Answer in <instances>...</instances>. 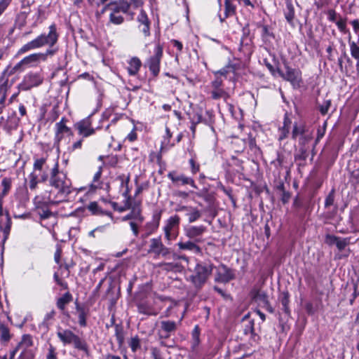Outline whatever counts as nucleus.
I'll return each mask as SVG.
<instances>
[{
	"instance_id": "nucleus-1",
	"label": "nucleus",
	"mask_w": 359,
	"mask_h": 359,
	"mask_svg": "<svg viewBox=\"0 0 359 359\" xmlns=\"http://www.w3.org/2000/svg\"><path fill=\"white\" fill-rule=\"evenodd\" d=\"M60 34L57 32L55 23H52L48 27V33H41L32 41L24 44L17 52V56L21 55L32 50L38 49L43 46H48L45 53H32L22 59L13 67L17 72H22L26 68L32 67L40 60H46L48 57H53L58 52V42Z\"/></svg>"
},
{
	"instance_id": "nucleus-2",
	"label": "nucleus",
	"mask_w": 359,
	"mask_h": 359,
	"mask_svg": "<svg viewBox=\"0 0 359 359\" xmlns=\"http://www.w3.org/2000/svg\"><path fill=\"white\" fill-rule=\"evenodd\" d=\"M278 140L281 142L290 137L294 141H297L298 144H307L313 139L312 133L309 126L304 120L292 121V114L286 111L284 114L283 125L278 129Z\"/></svg>"
},
{
	"instance_id": "nucleus-3",
	"label": "nucleus",
	"mask_w": 359,
	"mask_h": 359,
	"mask_svg": "<svg viewBox=\"0 0 359 359\" xmlns=\"http://www.w3.org/2000/svg\"><path fill=\"white\" fill-rule=\"evenodd\" d=\"M243 160L239 159L234 156H231L228 164L229 165H235L238 168L237 169V174L239 181L243 180L245 181H249L250 182V191H249L247 188L245 189V190L249 193L248 199H255L256 201H260V202H262V194H265L266 196H270V193L268 187L266 185L264 187L257 186L255 184H254V182H251L248 178H247L243 173L244 167L243 165Z\"/></svg>"
},
{
	"instance_id": "nucleus-4",
	"label": "nucleus",
	"mask_w": 359,
	"mask_h": 359,
	"mask_svg": "<svg viewBox=\"0 0 359 359\" xmlns=\"http://www.w3.org/2000/svg\"><path fill=\"white\" fill-rule=\"evenodd\" d=\"M283 65L285 71L278 67L277 75L284 81L289 82L293 89L300 88L304 83L301 69L293 68L285 59L283 60Z\"/></svg>"
},
{
	"instance_id": "nucleus-5",
	"label": "nucleus",
	"mask_w": 359,
	"mask_h": 359,
	"mask_svg": "<svg viewBox=\"0 0 359 359\" xmlns=\"http://www.w3.org/2000/svg\"><path fill=\"white\" fill-rule=\"evenodd\" d=\"M57 161L50 172V185L59 189L62 193L69 194L71 192V180L67 178L65 172L60 170Z\"/></svg>"
},
{
	"instance_id": "nucleus-6",
	"label": "nucleus",
	"mask_w": 359,
	"mask_h": 359,
	"mask_svg": "<svg viewBox=\"0 0 359 359\" xmlns=\"http://www.w3.org/2000/svg\"><path fill=\"white\" fill-rule=\"evenodd\" d=\"M163 57V46L158 41L156 43L153 54L149 55L144 61V67L148 68L151 75L156 79L161 71V60Z\"/></svg>"
},
{
	"instance_id": "nucleus-7",
	"label": "nucleus",
	"mask_w": 359,
	"mask_h": 359,
	"mask_svg": "<svg viewBox=\"0 0 359 359\" xmlns=\"http://www.w3.org/2000/svg\"><path fill=\"white\" fill-rule=\"evenodd\" d=\"M100 107L101 104H99L95 111L84 118H82L74 123V128L77 131V134L80 137H82L83 138H88L94 135L97 130H99L104 127L103 125H98L95 128L93 126V116L98 110V109L100 108Z\"/></svg>"
},
{
	"instance_id": "nucleus-8",
	"label": "nucleus",
	"mask_w": 359,
	"mask_h": 359,
	"mask_svg": "<svg viewBox=\"0 0 359 359\" xmlns=\"http://www.w3.org/2000/svg\"><path fill=\"white\" fill-rule=\"evenodd\" d=\"M214 266L211 263L201 262L196 264L194 274L190 276V280L196 288H201L207 281L212 272Z\"/></svg>"
},
{
	"instance_id": "nucleus-9",
	"label": "nucleus",
	"mask_w": 359,
	"mask_h": 359,
	"mask_svg": "<svg viewBox=\"0 0 359 359\" xmlns=\"http://www.w3.org/2000/svg\"><path fill=\"white\" fill-rule=\"evenodd\" d=\"M69 121L66 116H62L60 121L55 124L53 146L57 149H60V143L65 138L72 137L74 135L73 129L67 126Z\"/></svg>"
},
{
	"instance_id": "nucleus-10",
	"label": "nucleus",
	"mask_w": 359,
	"mask_h": 359,
	"mask_svg": "<svg viewBox=\"0 0 359 359\" xmlns=\"http://www.w3.org/2000/svg\"><path fill=\"white\" fill-rule=\"evenodd\" d=\"M58 338L64 344H73L75 348L88 353V348L86 342L81 339L78 335L75 334L69 330H65L62 332H57Z\"/></svg>"
},
{
	"instance_id": "nucleus-11",
	"label": "nucleus",
	"mask_w": 359,
	"mask_h": 359,
	"mask_svg": "<svg viewBox=\"0 0 359 359\" xmlns=\"http://www.w3.org/2000/svg\"><path fill=\"white\" fill-rule=\"evenodd\" d=\"M43 79L41 72H29L23 76L22 81L18 85V89L19 91H28L42 84Z\"/></svg>"
},
{
	"instance_id": "nucleus-12",
	"label": "nucleus",
	"mask_w": 359,
	"mask_h": 359,
	"mask_svg": "<svg viewBox=\"0 0 359 359\" xmlns=\"http://www.w3.org/2000/svg\"><path fill=\"white\" fill-rule=\"evenodd\" d=\"M102 174V168L100 167L97 172L94 174L93 181L90 184V187L85 193L83 197H81L78 202H86L87 201H91L94 199V196L97 194V191L103 189V182L100 180Z\"/></svg>"
},
{
	"instance_id": "nucleus-13",
	"label": "nucleus",
	"mask_w": 359,
	"mask_h": 359,
	"mask_svg": "<svg viewBox=\"0 0 359 359\" xmlns=\"http://www.w3.org/2000/svg\"><path fill=\"white\" fill-rule=\"evenodd\" d=\"M86 210H88L93 215H107L111 221L113 220L111 212L102 209L98 205V203H89L86 207L77 208L67 216L83 217L86 215Z\"/></svg>"
},
{
	"instance_id": "nucleus-14",
	"label": "nucleus",
	"mask_w": 359,
	"mask_h": 359,
	"mask_svg": "<svg viewBox=\"0 0 359 359\" xmlns=\"http://www.w3.org/2000/svg\"><path fill=\"white\" fill-rule=\"evenodd\" d=\"M17 72L11 65H8L0 74V92L8 93L17 80Z\"/></svg>"
},
{
	"instance_id": "nucleus-15",
	"label": "nucleus",
	"mask_w": 359,
	"mask_h": 359,
	"mask_svg": "<svg viewBox=\"0 0 359 359\" xmlns=\"http://www.w3.org/2000/svg\"><path fill=\"white\" fill-rule=\"evenodd\" d=\"M136 20L138 31L142 34L144 37H149L151 35V22L147 12L143 8L140 9Z\"/></svg>"
},
{
	"instance_id": "nucleus-16",
	"label": "nucleus",
	"mask_w": 359,
	"mask_h": 359,
	"mask_svg": "<svg viewBox=\"0 0 359 359\" xmlns=\"http://www.w3.org/2000/svg\"><path fill=\"white\" fill-rule=\"evenodd\" d=\"M168 177L175 185H190L194 189H198L195 181L192 177H187L184 174H178L175 170L169 172L168 174Z\"/></svg>"
},
{
	"instance_id": "nucleus-17",
	"label": "nucleus",
	"mask_w": 359,
	"mask_h": 359,
	"mask_svg": "<svg viewBox=\"0 0 359 359\" xmlns=\"http://www.w3.org/2000/svg\"><path fill=\"white\" fill-rule=\"evenodd\" d=\"M256 27L261 29L260 36L262 42L265 45H270L272 40L275 39V34L273 33V27L264 22V20L257 22Z\"/></svg>"
},
{
	"instance_id": "nucleus-18",
	"label": "nucleus",
	"mask_w": 359,
	"mask_h": 359,
	"mask_svg": "<svg viewBox=\"0 0 359 359\" xmlns=\"http://www.w3.org/2000/svg\"><path fill=\"white\" fill-rule=\"evenodd\" d=\"M108 8H110L111 13H124L130 15V20H133L134 13L130 12V4L127 0H119L107 4Z\"/></svg>"
},
{
	"instance_id": "nucleus-19",
	"label": "nucleus",
	"mask_w": 359,
	"mask_h": 359,
	"mask_svg": "<svg viewBox=\"0 0 359 359\" xmlns=\"http://www.w3.org/2000/svg\"><path fill=\"white\" fill-rule=\"evenodd\" d=\"M325 243L330 245H335L339 252H342L350 245L351 238H341L332 234H327L325 238Z\"/></svg>"
},
{
	"instance_id": "nucleus-20",
	"label": "nucleus",
	"mask_w": 359,
	"mask_h": 359,
	"mask_svg": "<svg viewBox=\"0 0 359 359\" xmlns=\"http://www.w3.org/2000/svg\"><path fill=\"white\" fill-rule=\"evenodd\" d=\"M250 29L249 27V25L248 24L245 25L242 29V36L238 47V50L241 53H243L244 55L250 54L252 52L250 44L248 42H245V41L250 38V42L252 43V37H250Z\"/></svg>"
},
{
	"instance_id": "nucleus-21",
	"label": "nucleus",
	"mask_w": 359,
	"mask_h": 359,
	"mask_svg": "<svg viewBox=\"0 0 359 359\" xmlns=\"http://www.w3.org/2000/svg\"><path fill=\"white\" fill-rule=\"evenodd\" d=\"M236 0L224 1V14L222 15L218 13L219 22L224 23L227 18L233 17L237 14V6L234 3Z\"/></svg>"
},
{
	"instance_id": "nucleus-22",
	"label": "nucleus",
	"mask_w": 359,
	"mask_h": 359,
	"mask_svg": "<svg viewBox=\"0 0 359 359\" xmlns=\"http://www.w3.org/2000/svg\"><path fill=\"white\" fill-rule=\"evenodd\" d=\"M306 145V144H299V148L294 156V161L299 168L304 167L306 165V159L309 156V149Z\"/></svg>"
},
{
	"instance_id": "nucleus-23",
	"label": "nucleus",
	"mask_w": 359,
	"mask_h": 359,
	"mask_svg": "<svg viewBox=\"0 0 359 359\" xmlns=\"http://www.w3.org/2000/svg\"><path fill=\"white\" fill-rule=\"evenodd\" d=\"M248 147L249 152L255 157H259L262 155L261 148L257 145L256 137L253 136L252 133H250L248 137L244 140Z\"/></svg>"
},
{
	"instance_id": "nucleus-24",
	"label": "nucleus",
	"mask_w": 359,
	"mask_h": 359,
	"mask_svg": "<svg viewBox=\"0 0 359 359\" xmlns=\"http://www.w3.org/2000/svg\"><path fill=\"white\" fill-rule=\"evenodd\" d=\"M127 72L128 75L130 76H136L139 73L142 66V62L141 60L137 56H133L131 58H130L127 61Z\"/></svg>"
},
{
	"instance_id": "nucleus-25",
	"label": "nucleus",
	"mask_w": 359,
	"mask_h": 359,
	"mask_svg": "<svg viewBox=\"0 0 359 359\" xmlns=\"http://www.w3.org/2000/svg\"><path fill=\"white\" fill-rule=\"evenodd\" d=\"M234 278L235 274L233 270L228 268L226 265L222 264L221 266V271L218 272L217 277L215 278V280L226 283Z\"/></svg>"
},
{
	"instance_id": "nucleus-26",
	"label": "nucleus",
	"mask_w": 359,
	"mask_h": 359,
	"mask_svg": "<svg viewBox=\"0 0 359 359\" xmlns=\"http://www.w3.org/2000/svg\"><path fill=\"white\" fill-rule=\"evenodd\" d=\"M274 194L281 202H287L291 197L290 193L286 190L285 183L282 181L278 182L275 186Z\"/></svg>"
},
{
	"instance_id": "nucleus-27",
	"label": "nucleus",
	"mask_w": 359,
	"mask_h": 359,
	"mask_svg": "<svg viewBox=\"0 0 359 359\" xmlns=\"http://www.w3.org/2000/svg\"><path fill=\"white\" fill-rule=\"evenodd\" d=\"M140 203H133L131 205L130 211L128 214L123 217V221L129 219H135L140 222H142L143 217L141 215V209L140 207Z\"/></svg>"
},
{
	"instance_id": "nucleus-28",
	"label": "nucleus",
	"mask_w": 359,
	"mask_h": 359,
	"mask_svg": "<svg viewBox=\"0 0 359 359\" xmlns=\"http://www.w3.org/2000/svg\"><path fill=\"white\" fill-rule=\"evenodd\" d=\"M11 218L9 215V212L8 210H5L4 217H0V231L4 232V241L8 238L11 231Z\"/></svg>"
},
{
	"instance_id": "nucleus-29",
	"label": "nucleus",
	"mask_w": 359,
	"mask_h": 359,
	"mask_svg": "<svg viewBox=\"0 0 359 359\" xmlns=\"http://www.w3.org/2000/svg\"><path fill=\"white\" fill-rule=\"evenodd\" d=\"M20 123V118L17 116L16 113L13 111L10 114L5 123L3 124V128L5 130L10 132L13 130L17 129Z\"/></svg>"
},
{
	"instance_id": "nucleus-30",
	"label": "nucleus",
	"mask_w": 359,
	"mask_h": 359,
	"mask_svg": "<svg viewBox=\"0 0 359 359\" xmlns=\"http://www.w3.org/2000/svg\"><path fill=\"white\" fill-rule=\"evenodd\" d=\"M205 229L206 228L203 226H190L185 229V232L189 238L194 239L195 242H201V240L198 237L202 235Z\"/></svg>"
},
{
	"instance_id": "nucleus-31",
	"label": "nucleus",
	"mask_w": 359,
	"mask_h": 359,
	"mask_svg": "<svg viewBox=\"0 0 359 359\" xmlns=\"http://www.w3.org/2000/svg\"><path fill=\"white\" fill-rule=\"evenodd\" d=\"M13 179L10 177H4L0 183V202L6 196L12 187Z\"/></svg>"
},
{
	"instance_id": "nucleus-32",
	"label": "nucleus",
	"mask_w": 359,
	"mask_h": 359,
	"mask_svg": "<svg viewBox=\"0 0 359 359\" xmlns=\"http://www.w3.org/2000/svg\"><path fill=\"white\" fill-rule=\"evenodd\" d=\"M76 310L79 313V323L81 327H86L87 325L86 317L89 314V309L81 306L77 300L75 302Z\"/></svg>"
},
{
	"instance_id": "nucleus-33",
	"label": "nucleus",
	"mask_w": 359,
	"mask_h": 359,
	"mask_svg": "<svg viewBox=\"0 0 359 359\" xmlns=\"http://www.w3.org/2000/svg\"><path fill=\"white\" fill-rule=\"evenodd\" d=\"M236 71V65L229 62L226 65L220 69L219 70L215 71L213 72L214 75H217L224 77V79H227L228 76L231 74L234 75Z\"/></svg>"
},
{
	"instance_id": "nucleus-34",
	"label": "nucleus",
	"mask_w": 359,
	"mask_h": 359,
	"mask_svg": "<svg viewBox=\"0 0 359 359\" xmlns=\"http://www.w3.org/2000/svg\"><path fill=\"white\" fill-rule=\"evenodd\" d=\"M30 10L28 11L19 12L16 15L14 20L15 27H17L18 29L21 30L24 27H25L27 25V19Z\"/></svg>"
},
{
	"instance_id": "nucleus-35",
	"label": "nucleus",
	"mask_w": 359,
	"mask_h": 359,
	"mask_svg": "<svg viewBox=\"0 0 359 359\" xmlns=\"http://www.w3.org/2000/svg\"><path fill=\"white\" fill-rule=\"evenodd\" d=\"M15 199L18 202H27L29 201V194L26 186V181L24 184L19 186L15 193Z\"/></svg>"
},
{
	"instance_id": "nucleus-36",
	"label": "nucleus",
	"mask_w": 359,
	"mask_h": 359,
	"mask_svg": "<svg viewBox=\"0 0 359 359\" xmlns=\"http://www.w3.org/2000/svg\"><path fill=\"white\" fill-rule=\"evenodd\" d=\"M285 6L286 8L284 12L285 18L289 24L292 25L295 18V11L292 1L287 0Z\"/></svg>"
},
{
	"instance_id": "nucleus-37",
	"label": "nucleus",
	"mask_w": 359,
	"mask_h": 359,
	"mask_svg": "<svg viewBox=\"0 0 359 359\" xmlns=\"http://www.w3.org/2000/svg\"><path fill=\"white\" fill-rule=\"evenodd\" d=\"M172 133L168 127L165 128V133L161 141V147L163 149H170L175 145V141L172 142Z\"/></svg>"
},
{
	"instance_id": "nucleus-38",
	"label": "nucleus",
	"mask_w": 359,
	"mask_h": 359,
	"mask_svg": "<svg viewBox=\"0 0 359 359\" xmlns=\"http://www.w3.org/2000/svg\"><path fill=\"white\" fill-rule=\"evenodd\" d=\"M278 300L283 306V311L287 316L290 315V309L289 307L290 303V294L287 291H283L280 293L278 297Z\"/></svg>"
},
{
	"instance_id": "nucleus-39",
	"label": "nucleus",
	"mask_w": 359,
	"mask_h": 359,
	"mask_svg": "<svg viewBox=\"0 0 359 359\" xmlns=\"http://www.w3.org/2000/svg\"><path fill=\"white\" fill-rule=\"evenodd\" d=\"M164 149L160 147L158 151H151L149 154L148 161L149 163H156L157 165L162 163L164 161L163 160V152Z\"/></svg>"
},
{
	"instance_id": "nucleus-40",
	"label": "nucleus",
	"mask_w": 359,
	"mask_h": 359,
	"mask_svg": "<svg viewBox=\"0 0 359 359\" xmlns=\"http://www.w3.org/2000/svg\"><path fill=\"white\" fill-rule=\"evenodd\" d=\"M161 266L166 271L181 272L184 269V266L178 262H165Z\"/></svg>"
},
{
	"instance_id": "nucleus-41",
	"label": "nucleus",
	"mask_w": 359,
	"mask_h": 359,
	"mask_svg": "<svg viewBox=\"0 0 359 359\" xmlns=\"http://www.w3.org/2000/svg\"><path fill=\"white\" fill-rule=\"evenodd\" d=\"M60 115V107L58 104H55L53 105L50 111L48 114L45 123H46L55 122L59 118Z\"/></svg>"
},
{
	"instance_id": "nucleus-42",
	"label": "nucleus",
	"mask_w": 359,
	"mask_h": 359,
	"mask_svg": "<svg viewBox=\"0 0 359 359\" xmlns=\"http://www.w3.org/2000/svg\"><path fill=\"white\" fill-rule=\"evenodd\" d=\"M178 245H179V248L182 250H192L197 254H199L201 252V248L195 243V241L194 242L187 241V242H184V243L181 242V243H179Z\"/></svg>"
},
{
	"instance_id": "nucleus-43",
	"label": "nucleus",
	"mask_w": 359,
	"mask_h": 359,
	"mask_svg": "<svg viewBox=\"0 0 359 359\" xmlns=\"http://www.w3.org/2000/svg\"><path fill=\"white\" fill-rule=\"evenodd\" d=\"M104 158L105 159V161H104L105 164L107 166L111 167V168H116L117 164L119 162V158L117 155L111 154V155H108L106 156H100L99 157V159H100V160H102Z\"/></svg>"
},
{
	"instance_id": "nucleus-44",
	"label": "nucleus",
	"mask_w": 359,
	"mask_h": 359,
	"mask_svg": "<svg viewBox=\"0 0 359 359\" xmlns=\"http://www.w3.org/2000/svg\"><path fill=\"white\" fill-rule=\"evenodd\" d=\"M180 222V217L177 215H175L174 217H171L168 221V224L165 226L164 230L165 233V236L169 239L170 237V231L172 228L175 226H177Z\"/></svg>"
},
{
	"instance_id": "nucleus-45",
	"label": "nucleus",
	"mask_w": 359,
	"mask_h": 359,
	"mask_svg": "<svg viewBox=\"0 0 359 359\" xmlns=\"http://www.w3.org/2000/svg\"><path fill=\"white\" fill-rule=\"evenodd\" d=\"M72 300V295L69 292H66L57 301V306L60 310H64L65 306Z\"/></svg>"
},
{
	"instance_id": "nucleus-46",
	"label": "nucleus",
	"mask_w": 359,
	"mask_h": 359,
	"mask_svg": "<svg viewBox=\"0 0 359 359\" xmlns=\"http://www.w3.org/2000/svg\"><path fill=\"white\" fill-rule=\"evenodd\" d=\"M217 187L219 191L226 194L231 202H236L237 201V198H235L233 193V189L231 187H225L222 182H219Z\"/></svg>"
},
{
	"instance_id": "nucleus-47",
	"label": "nucleus",
	"mask_w": 359,
	"mask_h": 359,
	"mask_svg": "<svg viewBox=\"0 0 359 359\" xmlns=\"http://www.w3.org/2000/svg\"><path fill=\"white\" fill-rule=\"evenodd\" d=\"M35 212L39 215L41 219H48L53 215L46 205L43 207L36 206Z\"/></svg>"
},
{
	"instance_id": "nucleus-48",
	"label": "nucleus",
	"mask_w": 359,
	"mask_h": 359,
	"mask_svg": "<svg viewBox=\"0 0 359 359\" xmlns=\"http://www.w3.org/2000/svg\"><path fill=\"white\" fill-rule=\"evenodd\" d=\"M252 298L255 301L258 302L260 304L262 305L266 304V303L269 302L266 292L262 290L255 291Z\"/></svg>"
},
{
	"instance_id": "nucleus-49",
	"label": "nucleus",
	"mask_w": 359,
	"mask_h": 359,
	"mask_svg": "<svg viewBox=\"0 0 359 359\" xmlns=\"http://www.w3.org/2000/svg\"><path fill=\"white\" fill-rule=\"evenodd\" d=\"M228 96V93L224 88H212V90L210 93L211 98L215 100H217L221 98L226 99Z\"/></svg>"
},
{
	"instance_id": "nucleus-50",
	"label": "nucleus",
	"mask_w": 359,
	"mask_h": 359,
	"mask_svg": "<svg viewBox=\"0 0 359 359\" xmlns=\"http://www.w3.org/2000/svg\"><path fill=\"white\" fill-rule=\"evenodd\" d=\"M163 246L164 245L162 243L161 238H152L149 252H154L157 255Z\"/></svg>"
},
{
	"instance_id": "nucleus-51",
	"label": "nucleus",
	"mask_w": 359,
	"mask_h": 359,
	"mask_svg": "<svg viewBox=\"0 0 359 359\" xmlns=\"http://www.w3.org/2000/svg\"><path fill=\"white\" fill-rule=\"evenodd\" d=\"M161 327L163 331L169 333L177 330V324L175 321L163 320L161 322Z\"/></svg>"
},
{
	"instance_id": "nucleus-52",
	"label": "nucleus",
	"mask_w": 359,
	"mask_h": 359,
	"mask_svg": "<svg viewBox=\"0 0 359 359\" xmlns=\"http://www.w3.org/2000/svg\"><path fill=\"white\" fill-rule=\"evenodd\" d=\"M135 182L136 184V189L135 191V197H137L143 191L147 190L150 185L149 180H145V181L142 182V183L139 184L137 177H136Z\"/></svg>"
},
{
	"instance_id": "nucleus-53",
	"label": "nucleus",
	"mask_w": 359,
	"mask_h": 359,
	"mask_svg": "<svg viewBox=\"0 0 359 359\" xmlns=\"http://www.w3.org/2000/svg\"><path fill=\"white\" fill-rule=\"evenodd\" d=\"M115 335L119 346H122L124 342V331L122 325H115Z\"/></svg>"
},
{
	"instance_id": "nucleus-54",
	"label": "nucleus",
	"mask_w": 359,
	"mask_h": 359,
	"mask_svg": "<svg viewBox=\"0 0 359 359\" xmlns=\"http://www.w3.org/2000/svg\"><path fill=\"white\" fill-rule=\"evenodd\" d=\"M284 160V155L282 153L278 151L276 158L273 160L271 162V164L273 165L276 170L280 171L283 166Z\"/></svg>"
},
{
	"instance_id": "nucleus-55",
	"label": "nucleus",
	"mask_w": 359,
	"mask_h": 359,
	"mask_svg": "<svg viewBox=\"0 0 359 359\" xmlns=\"http://www.w3.org/2000/svg\"><path fill=\"white\" fill-rule=\"evenodd\" d=\"M189 164L190 166V171L192 175H196V173L199 172L201 170V165L200 163L196 161V157H191L189 160Z\"/></svg>"
},
{
	"instance_id": "nucleus-56",
	"label": "nucleus",
	"mask_w": 359,
	"mask_h": 359,
	"mask_svg": "<svg viewBox=\"0 0 359 359\" xmlns=\"http://www.w3.org/2000/svg\"><path fill=\"white\" fill-rule=\"evenodd\" d=\"M1 341L7 342L11 339L9 329L4 324H0Z\"/></svg>"
},
{
	"instance_id": "nucleus-57",
	"label": "nucleus",
	"mask_w": 359,
	"mask_h": 359,
	"mask_svg": "<svg viewBox=\"0 0 359 359\" xmlns=\"http://www.w3.org/2000/svg\"><path fill=\"white\" fill-rule=\"evenodd\" d=\"M114 114V107H109L107 108L101 115V118L100 119V124L102 125V123L104 121H107L109 120V118L111 117L112 115Z\"/></svg>"
},
{
	"instance_id": "nucleus-58",
	"label": "nucleus",
	"mask_w": 359,
	"mask_h": 359,
	"mask_svg": "<svg viewBox=\"0 0 359 359\" xmlns=\"http://www.w3.org/2000/svg\"><path fill=\"white\" fill-rule=\"evenodd\" d=\"M121 185H126V190L123 192V195L126 197V200L125 202H131V196L130 194V191L128 187V184L130 181L129 176L125 177L124 175L121 177Z\"/></svg>"
},
{
	"instance_id": "nucleus-59",
	"label": "nucleus",
	"mask_w": 359,
	"mask_h": 359,
	"mask_svg": "<svg viewBox=\"0 0 359 359\" xmlns=\"http://www.w3.org/2000/svg\"><path fill=\"white\" fill-rule=\"evenodd\" d=\"M187 215L189 216V222H194L201 217V213L199 210L190 208Z\"/></svg>"
},
{
	"instance_id": "nucleus-60",
	"label": "nucleus",
	"mask_w": 359,
	"mask_h": 359,
	"mask_svg": "<svg viewBox=\"0 0 359 359\" xmlns=\"http://www.w3.org/2000/svg\"><path fill=\"white\" fill-rule=\"evenodd\" d=\"M109 21L114 25H121L124 22V18L121 13H110Z\"/></svg>"
},
{
	"instance_id": "nucleus-61",
	"label": "nucleus",
	"mask_w": 359,
	"mask_h": 359,
	"mask_svg": "<svg viewBox=\"0 0 359 359\" xmlns=\"http://www.w3.org/2000/svg\"><path fill=\"white\" fill-rule=\"evenodd\" d=\"M332 101L331 100H324L322 104L318 106V110L321 115L325 116L328 113V111L331 107Z\"/></svg>"
},
{
	"instance_id": "nucleus-62",
	"label": "nucleus",
	"mask_w": 359,
	"mask_h": 359,
	"mask_svg": "<svg viewBox=\"0 0 359 359\" xmlns=\"http://www.w3.org/2000/svg\"><path fill=\"white\" fill-rule=\"evenodd\" d=\"M84 139L82 137H80L76 141L74 142L70 147H69L68 150L70 152H74L76 150H81L83 147V144L84 142Z\"/></svg>"
},
{
	"instance_id": "nucleus-63",
	"label": "nucleus",
	"mask_w": 359,
	"mask_h": 359,
	"mask_svg": "<svg viewBox=\"0 0 359 359\" xmlns=\"http://www.w3.org/2000/svg\"><path fill=\"white\" fill-rule=\"evenodd\" d=\"M348 45L350 47V53L351 57L356 56L357 55H359V40L358 42L351 41L349 39L348 40Z\"/></svg>"
},
{
	"instance_id": "nucleus-64",
	"label": "nucleus",
	"mask_w": 359,
	"mask_h": 359,
	"mask_svg": "<svg viewBox=\"0 0 359 359\" xmlns=\"http://www.w3.org/2000/svg\"><path fill=\"white\" fill-rule=\"evenodd\" d=\"M29 187L31 190H34L36 188L39 183L38 175L34 172L29 175Z\"/></svg>"
}]
</instances>
